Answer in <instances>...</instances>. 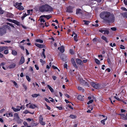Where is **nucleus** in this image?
<instances>
[{"label": "nucleus", "instance_id": "obj_1", "mask_svg": "<svg viewBox=\"0 0 127 127\" xmlns=\"http://www.w3.org/2000/svg\"><path fill=\"white\" fill-rule=\"evenodd\" d=\"M99 16L101 18L109 22H113L114 21V15L109 12H102L100 14Z\"/></svg>", "mask_w": 127, "mask_h": 127}, {"label": "nucleus", "instance_id": "obj_2", "mask_svg": "<svg viewBox=\"0 0 127 127\" xmlns=\"http://www.w3.org/2000/svg\"><path fill=\"white\" fill-rule=\"evenodd\" d=\"M40 11L41 12H51L53 10V8L47 4L43 5L39 8Z\"/></svg>", "mask_w": 127, "mask_h": 127}, {"label": "nucleus", "instance_id": "obj_3", "mask_svg": "<svg viewBox=\"0 0 127 127\" xmlns=\"http://www.w3.org/2000/svg\"><path fill=\"white\" fill-rule=\"evenodd\" d=\"M8 29L9 30H11L10 27L7 25H4L1 28H0V35H3V34L5 33L6 32V29Z\"/></svg>", "mask_w": 127, "mask_h": 127}, {"label": "nucleus", "instance_id": "obj_4", "mask_svg": "<svg viewBox=\"0 0 127 127\" xmlns=\"http://www.w3.org/2000/svg\"><path fill=\"white\" fill-rule=\"evenodd\" d=\"M22 4V3H16L14 5L16 8L19 10H21L24 9V7L21 5Z\"/></svg>", "mask_w": 127, "mask_h": 127}, {"label": "nucleus", "instance_id": "obj_5", "mask_svg": "<svg viewBox=\"0 0 127 127\" xmlns=\"http://www.w3.org/2000/svg\"><path fill=\"white\" fill-rule=\"evenodd\" d=\"M77 63L80 65L79 68L80 69H82V67L84 66L83 62L81 60L79 59H76V60Z\"/></svg>", "mask_w": 127, "mask_h": 127}, {"label": "nucleus", "instance_id": "obj_6", "mask_svg": "<svg viewBox=\"0 0 127 127\" xmlns=\"http://www.w3.org/2000/svg\"><path fill=\"white\" fill-rule=\"evenodd\" d=\"M85 12L83 11L80 9H77L76 10V14L79 15L80 17L84 16Z\"/></svg>", "mask_w": 127, "mask_h": 127}, {"label": "nucleus", "instance_id": "obj_7", "mask_svg": "<svg viewBox=\"0 0 127 127\" xmlns=\"http://www.w3.org/2000/svg\"><path fill=\"white\" fill-rule=\"evenodd\" d=\"M26 106L28 108L32 109H34L37 107L36 105L32 104L31 103H29V104H26Z\"/></svg>", "mask_w": 127, "mask_h": 127}, {"label": "nucleus", "instance_id": "obj_8", "mask_svg": "<svg viewBox=\"0 0 127 127\" xmlns=\"http://www.w3.org/2000/svg\"><path fill=\"white\" fill-rule=\"evenodd\" d=\"M77 77L78 78H77V80L80 81L81 83L85 84L86 85H88L87 83L86 82L85 80H84L83 79L82 77H80V75H78L77 76Z\"/></svg>", "mask_w": 127, "mask_h": 127}, {"label": "nucleus", "instance_id": "obj_9", "mask_svg": "<svg viewBox=\"0 0 127 127\" xmlns=\"http://www.w3.org/2000/svg\"><path fill=\"white\" fill-rule=\"evenodd\" d=\"M91 84L93 87L96 89L100 87V85L98 84H96L93 82H91Z\"/></svg>", "mask_w": 127, "mask_h": 127}, {"label": "nucleus", "instance_id": "obj_10", "mask_svg": "<svg viewBox=\"0 0 127 127\" xmlns=\"http://www.w3.org/2000/svg\"><path fill=\"white\" fill-rule=\"evenodd\" d=\"M43 118L41 116H40L39 117V120L40 123L42 125L44 126L45 125V123L43 122Z\"/></svg>", "mask_w": 127, "mask_h": 127}, {"label": "nucleus", "instance_id": "obj_11", "mask_svg": "<svg viewBox=\"0 0 127 127\" xmlns=\"http://www.w3.org/2000/svg\"><path fill=\"white\" fill-rule=\"evenodd\" d=\"M100 32L105 34H108L109 32L108 30L106 29L101 30H100Z\"/></svg>", "mask_w": 127, "mask_h": 127}, {"label": "nucleus", "instance_id": "obj_12", "mask_svg": "<svg viewBox=\"0 0 127 127\" xmlns=\"http://www.w3.org/2000/svg\"><path fill=\"white\" fill-rule=\"evenodd\" d=\"M73 7L70 6H68L67 9V11L69 13H72L73 12L72 9Z\"/></svg>", "mask_w": 127, "mask_h": 127}, {"label": "nucleus", "instance_id": "obj_13", "mask_svg": "<svg viewBox=\"0 0 127 127\" xmlns=\"http://www.w3.org/2000/svg\"><path fill=\"white\" fill-rule=\"evenodd\" d=\"M35 45L36 46L40 48H44L45 47V45L43 44H40L37 43H35Z\"/></svg>", "mask_w": 127, "mask_h": 127}, {"label": "nucleus", "instance_id": "obj_14", "mask_svg": "<svg viewBox=\"0 0 127 127\" xmlns=\"http://www.w3.org/2000/svg\"><path fill=\"white\" fill-rule=\"evenodd\" d=\"M121 116V118L123 120H127V118L126 117L125 115L123 114H119Z\"/></svg>", "mask_w": 127, "mask_h": 127}, {"label": "nucleus", "instance_id": "obj_15", "mask_svg": "<svg viewBox=\"0 0 127 127\" xmlns=\"http://www.w3.org/2000/svg\"><path fill=\"white\" fill-rule=\"evenodd\" d=\"M71 62L72 64H73V65L76 68H78V66L76 65L75 63L73 58H72L71 60Z\"/></svg>", "mask_w": 127, "mask_h": 127}, {"label": "nucleus", "instance_id": "obj_16", "mask_svg": "<svg viewBox=\"0 0 127 127\" xmlns=\"http://www.w3.org/2000/svg\"><path fill=\"white\" fill-rule=\"evenodd\" d=\"M58 49H59L60 51L62 53H63L64 51V48L63 46H62L60 48L59 47L58 48Z\"/></svg>", "mask_w": 127, "mask_h": 127}, {"label": "nucleus", "instance_id": "obj_17", "mask_svg": "<svg viewBox=\"0 0 127 127\" xmlns=\"http://www.w3.org/2000/svg\"><path fill=\"white\" fill-rule=\"evenodd\" d=\"M25 61V59L23 56L21 57L20 61L19 62V64H21L23 63Z\"/></svg>", "mask_w": 127, "mask_h": 127}, {"label": "nucleus", "instance_id": "obj_18", "mask_svg": "<svg viewBox=\"0 0 127 127\" xmlns=\"http://www.w3.org/2000/svg\"><path fill=\"white\" fill-rule=\"evenodd\" d=\"M11 108L15 112L19 111L20 110V109L19 108V107L18 108H15L14 107H12Z\"/></svg>", "mask_w": 127, "mask_h": 127}, {"label": "nucleus", "instance_id": "obj_19", "mask_svg": "<svg viewBox=\"0 0 127 127\" xmlns=\"http://www.w3.org/2000/svg\"><path fill=\"white\" fill-rule=\"evenodd\" d=\"M8 48V47L7 46L0 47V52H1L4 50L7 49Z\"/></svg>", "mask_w": 127, "mask_h": 127}, {"label": "nucleus", "instance_id": "obj_20", "mask_svg": "<svg viewBox=\"0 0 127 127\" xmlns=\"http://www.w3.org/2000/svg\"><path fill=\"white\" fill-rule=\"evenodd\" d=\"M19 118L18 114L17 113H15L14 115V119L16 120Z\"/></svg>", "mask_w": 127, "mask_h": 127}, {"label": "nucleus", "instance_id": "obj_21", "mask_svg": "<svg viewBox=\"0 0 127 127\" xmlns=\"http://www.w3.org/2000/svg\"><path fill=\"white\" fill-rule=\"evenodd\" d=\"M6 116L8 118L10 117H12L13 116V114L12 112H11L6 114Z\"/></svg>", "mask_w": 127, "mask_h": 127}, {"label": "nucleus", "instance_id": "obj_22", "mask_svg": "<svg viewBox=\"0 0 127 127\" xmlns=\"http://www.w3.org/2000/svg\"><path fill=\"white\" fill-rule=\"evenodd\" d=\"M7 16L8 17H10V18H13L14 16L13 14L9 13H7Z\"/></svg>", "mask_w": 127, "mask_h": 127}, {"label": "nucleus", "instance_id": "obj_23", "mask_svg": "<svg viewBox=\"0 0 127 127\" xmlns=\"http://www.w3.org/2000/svg\"><path fill=\"white\" fill-rule=\"evenodd\" d=\"M42 50L43 51L42 53V54H41V56L42 57L43 56L44 57V58H46V56L45 54V50L44 49H43Z\"/></svg>", "mask_w": 127, "mask_h": 127}, {"label": "nucleus", "instance_id": "obj_24", "mask_svg": "<svg viewBox=\"0 0 127 127\" xmlns=\"http://www.w3.org/2000/svg\"><path fill=\"white\" fill-rule=\"evenodd\" d=\"M16 66L15 64L13 63L11 64L9 66V68H14Z\"/></svg>", "mask_w": 127, "mask_h": 127}, {"label": "nucleus", "instance_id": "obj_25", "mask_svg": "<svg viewBox=\"0 0 127 127\" xmlns=\"http://www.w3.org/2000/svg\"><path fill=\"white\" fill-rule=\"evenodd\" d=\"M77 98L79 100L83 101V98L82 96L81 95H78Z\"/></svg>", "mask_w": 127, "mask_h": 127}, {"label": "nucleus", "instance_id": "obj_26", "mask_svg": "<svg viewBox=\"0 0 127 127\" xmlns=\"http://www.w3.org/2000/svg\"><path fill=\"white\" fill-rule=\"evenodd\" d=\"M47 87L51 92L53 93L54 92V91L53 89L50 86L48 85Z\"/></svg>", "mask_w": 127, "mask_h": 127}, {"label": "nucleus", "instance_id": "obj_27", "mask_svg": "<svg viewBox=\"0 0 127 127\" xmlns=\"http://www.w3.org/2000/svg\"><path fill=\"white\" fill-rule=\"evenodd\" d=\"M107 117H106V118L101 121V123L103 125H105V122L107 120Z\"/></svg>", "mask_w": 127, "mask_h": 127}, {"label": "nucleus", "instance_id": "obj_28", "mask_svg": "<svg viewBox=\"0 0 127 127\" xmlns=\"http://www.w3.org/2000/svg\"><path fill=\"white\" fill-rule=\"evenodd\" d=\"M16 120L17 122L19 124L21 123V122H22V120L19 117Z\"/></svg>", "mask_w": 127, "mask_h": 127}, {"label": "nucleus", "instance_id": "obj_29", "mask_svg": "<svg viewBox=\"0 0 127 127\" xmlns=\"http://www.w3.org/2000/svg\"><path fill=\"white\" fill-rule=\"evenodd\" d=\"M40 95L39 94H32V96L33 97H36L38 96H39Z\"/></svg>", "mask_w": 127, "mask_h": 127}, {"label": "nucleus", "instance_id": "obj_30", "mask_svg": "<svg viewBox=\"0 0 127 127\" xmlns=\"http://www.w3.org/2000/svg\"><path fill=\"white\" fill-rule=\"evenodd\" d=\"M74 40L75 41H77V35L74 32Z\"/></svg>", "mask_w": 127, "mask_h": 127}, {"label": "nucleus", "instance_id": "obj_31", "mask_svg": "<svg viewBox=\"0 0 127 127\" xmlns=\"http://www.w3.org/2000/svg\"><path fill=\"white\" fill-rule=\"evenodd\" d=\"M78 89L80 91H81L82 92H84V90L83 89V88L80 87L78 86Z\"/></svg>", "mask_w": 127, "mask_h": 127}, {"label": "nucleus", "instance_id": "obj_32", "mask_svg": "<svg viewBox=\"0 0 127 127\" xmlns=\"http://www.w3.org/2000/svg\"><path fill=\"white\" fill-rule=\"evenodd\" d=\"M12 55L14 56H16L17 55V53L15 50H12Z\"/></svg>", "mask_w": 127, "mask_h": 127}, {"label": "nucleus", "instance_id": "obj_33", "mask_svg": "<svg viewBox=\"0 0 127 127\" xmlns=\"http://www.w3.org/2000/svg\"><path fill=\"white\" fill-rule=\"evenodd\" d=\"M23 86L25 89V91L27 90V87L25 83H23L22 84Z\"/></svg>", "mask_w": 127, "mask_h": 127}, {"label": "nucleus", "instance_id": "obj_34", "mask_svg": "<svg viewBox=\"0 0 127 127\" xmlns=\"http://www.w3.org/2000/svg\"><path fill=\"white\" fill-rule=\"evenodd\" d=\"M101 38L103 40H104L106 42H108L106 37H105L104 36H102L101 37Z\"/></svg>", "mask_w": 127, "mask_h": 127}, {"label": "nucleus", "instance_id": "obj_35", "mask_svg": "<svg viewBox=\"0 0 127 127\" xmlns=\"http://www.w3.org/2000/svg\"><path fill=\"white\" fill-rule=\"evenodd\" d=\"M36 41L37 42H39L41 43H43V41L42 40L40 39H37L36 40Z\"/></svg>", "mask_w": 127, "mask_h": 127}, {"label": "nucleus", "instance_id": "obj_36", "mask_svg": "<svg viewBox=\"0 0 127 127\" xmlns=\"http://www.w3.org/2000/svg\"><path fill=\"white\" fill-rule=\"evenodd\" d=\"M95 62L98 64H100V61L97 59H95Z\"/></svg>", "mask_w": 127, "mask_h": 127}, {"label": "nucleus", "instance_id": "obj_37", "mask_svg": "<svg viewBox=\"0 0 127 127\" xmlns=\"http://www.w3.org/2000/svg\"><path fill=\"white\" fill-rule=\"evenodd\" d=\"M12 82L15 87L17 88H18V86L17 83L15 81H12Z\"/></svg>", "mask_w": 127, "mask_h": 127}, {"label": "nucleus", "instance_id": "obj_38", "mask_svg": "<svg viewBox=\"0 0 127 127\" xmlns=\"http://www.w3.org/2000/svg\"><path fill=\"white\" fill-rule=\"evenodd\" d=\"M83 21L84 22L85 24L86 25H88L90 23V22L88 21L84 20Z\"/></svg>", "mask_w": 127, "mask_h": 127}, {"label": "nucleus", "instance_id": "obj_39", "mask_svg": "<svg viewBox=\"0 0 127 127\" xmlns=\"http://www.w3.org/2000/svg\"><path fill=\"white\" fill-rule=\"evenodd\" d=\"M69 117L72 119H74L75 118L76 116L75 115H71Z\"/></svg>", "mask_w": 127, "mask_h": 127}, {"label": "nucleus", "instance_id": "obj_40", "mask_svg": "<svg viewBox=\"0 0 127 127\" xmlns=\"http://www.w3.org/2000/svg\"><path fill=\"white\" fill-rule=\"evenodd\" d=\"M28 15L27 14H26L25 13L24 14L23 16L21 17V19L22 20H23L24 18L27 15Z\"/></svg>", "mask_w": 127, "mask_h": 127}, {"label": "nucleus", "instance_id": "obj_41", "mask_svg": "<svg viewBox=\"0 0 127 127\" xmlns=\"http://www.w3.org/2000/svg\"><path fill=\"white\" fill-rule=\"evenodd\" d=\"M69 52L72 55H73L74 53V51L72 49H71L70 50Z\"/></svg>", "mask_w": 127, "mask_h": 127}, {"label": "nucleus", "instance_id": "obj_42", "mask_svg": "<svg viewBox=\"0 0 127 127\" xmlns=\"http://www.w3.org/2000/svg\"><path fill=\"white\" fill-rule=\"evenodd\" d=\"M93 99H91L88 101V102L87 103V104H89L90 103H92L93 102Z\"/></svg>", "mask_w": 127, "mask_h": 127}, {"label": "nucleus", "instance_id": "obj_43", "mask_svg": "<svg viewBox=\"0 0 127 127\" xmlns=\"http://www.w3.org/2000/svg\"><path fill=\"white\" fill-rule=\"evenodd\" d=\"M51 17V16L50 15H46L45 18H47V19H49Z\"/></svg>", "mask_w": 127, "mask_h": 127}, {"label": "nucleus", "instance_id": "obj_44", "mask_svg": "<svg viewBox=\"0 0 127 127\" xmlns=\"http://www.w3.org/2000/svg\"><path fill=\"white\" fill-rule=\"evenodd\" d=\"M26 78L27 80L29 82H30V81L31 79H30V78H29V77L28 76H26Z\"/></svg>", "mask_w": 127, "mask_h": 127}, {"label": "nucleus", "instance_id": "obj_45", "mask_svg": "<svg viewBox=\"0 0 127 127\" xmlns=\"http://www.w3.org/2000/svg\"><path fill=\"white\" fill-rule=\"evenodd\" d=\"M23 113L24 114H27L28 113H30V112L28 110H26L23 112Z\"/></svg>", "mask_w": 127, "mask_h": 127}, {"label": "nucleus", "instance_id": "obj_46", "mask_svg": "<svg viewBox=\"0 0 127 127\" xmlns=\"http://www.w3.org/2000/svg\"><path fill=\"white\" fill-rule=\"evenodd\" d=\"M123 15L124 16L127 18V12H125L123 13Z\"/></svg>", "mask_w": 127, "mask_h": 127}, {"label": "nucleus", "instance_id": "obj_47", "mask_svg": "<svg viewBox=\"0 0 127 127\" xmlns=\"http://www.w3.org/2000/svg\"><path fill=\"white\" fill-rule=\"evenodd\" d=\"M110 45L112 47L115 46H116V44L115 43H114L113 44L112 43H111L110 44Z\"/></svg>", "mask_w": 127, "mask_h": 127}, {"label": "nucleus", "instance_id": "obj_48", "mask_svg": "<svg viewBox=\"0 0 127 127\" xmlns=\"http://www.w3.org/2000/svg\"><path fill=\"white\" fill-rule=\"evenodd\" d=\"M4 53L5 54H7L8 53V51L7 50H6L4 51Z\"/></svg>", "mask_w": 127, "mask_h": 127}, {"label": "nucleus", "instance_id": "obj_49", "mask_svg": "<svg viewBox=\"0 0 127 127\" xmlns=\"http://www.w3.org/2000/svg\"><path fill=\"white\" fill-rule=\"evenodd\" d=\"M4 11L2 10L1 8H0V14H2L4 13Z\"/></svg>", "mask_w": 127, "mask_h": 127}, {"label": "nucleus", "instance_id": "obj_50", "mask_svg": "<svg viewBox=\"0 0 127 127\" xmlns=\"http://www.w3.org/2000/svg\"><path fill=\"white\" fill-rule=\"evenodd\" d=\"M6 24L7 25H9L10 26L13 27H14V26L12 24H11L10 23H7Z\"/></svg>", "mask_w": 127, "mask_h": 127}, {"label": "nucleus", "instance_id": "obj_51", "mask_svg": "<svg viewBox=\"0 0 127 127\" xmlns=\"http://www.w3.org/2000/svg\"><path fill=\"white\" fill-rule=\"evenodd\" d=\"M35 67L36 68V69L37 70H38L39 69V68L38 65L36 64L35 65Z\"/></svg>", "mask_w": 127, "mask_h": 127}, {"label": "nucleus", "instance_id": "obj_52", "mask_svg": "<svg viewBox=\"0 0 127 127\" xmlns=\"http://www.w3.org/2000/svg\"><path fill=\"white\" fill-rule=\"evenodd\" d=\"M111 29L113 31H115L116 30V28L115 27H112L111 28Z\"/></svg>", "mask_w": 127, "mask_h": 127}, {"label": "nucleus", "instance_id": "obj_53", "mask_svg": "<svg viewBox=\"0 0 127 127\" xmlns=\"http://www.w3.org/2000/svg\"><path fill=\"white\" fill-rule=\"evenodd\" d=\"M41 18L40 21L41 22H45V20L42 18Z\"/></svg>", "mask_w": 127, "mask_h": 127}, {"label": "nucleus", "instance_id": "obj_54", "mask_svg": "<svg viewBox=\"0 0 127 127\" xmlns=\"http://www.w3.org/2000/svg\"><path fill=\"white\" fill-rule=\"evenodd\" d=\"M56 107L58 109L60 110H62V107L56 106Z\"/></svg>", "mask_w": 127, "mask_h": 127}, {"label": "nucleus", "instance_id": "obj_55", "mask_svg": "<svg viewBox=\"0 0 127 127\" xmlns=\"http://www.w3.org/2000/svg\"><path fill=\"white\" fill-rule=\"evenodd\" d=\"M32 119H31L30 118H27L26 119V120L28 122H30L32 120Z\"/></svg>", "mask_w": 127, "mask_h": 127}, {"label": "nucleus", "instance_id": "obj_56", "mask_svg": "<svg viewBox=\"0 0 127 127\" xmlns=\"http://www.w3.org/2000/svg\"><path fill=\"white\" fill-rule=\"evenodd\" d=\"M23 124L25 126H28L27 123L26 122H23Z\"/></svg>", "mask_w": 127, "mask_h": 127}, {"label": "nucleus", "instance_id": "obj_57", "mask_svg": "<svg viewBox=\"0 0 127 127\" xmlns=\"http://www.w3.org/2000/svg\"><path fill=\"white\" fill-rule=\"evenodd\" d=\"M120 48L121 49H125V47L124 46L122 45H121Z\"/></svg>", "mask_w": 127, "mask_h": 127}, {"label": "nucleus", "instance_id": "obj_58", "mask_svg": "<svg viewBox=\"0 0 127 127\" xmlns=\"http://www.w3.org/2000/svg\"><path fill=\"white\" fill-rule=\"evenodd\" d=\"M124 11H127V9L125 8L122 7L121 8Z\"/></svg>", "mask_w": 127, "mask_h": 127}, {"label": "nucleus", "instance_id": "obj_59", "mask_svg": "<svg viewBox=\"0 0 127 127\" xmlns=\"http://www.w3.org/2000/svg\"><path fill=\"white\" fill-rule=\"evenodd\" d=\"M17 22H18V21H17L15 20H13V21H12V22L15 23L16 24L17 23Z\"/></svg>", "mask_w": 127, "mask_h": 127}, {"label": "nucleus", "instance_id": "obj_60", "mask_svg": "<svg viewBox=\"0 0 127 127\" xmlns=\"http://www.w3.org/2000/svg\"><path fill=\"white\" fill-rule=\"evenodd\" d=\"M45 105L46 106V107L49 110H50V109H51L50 108L49 106H48L46 104Z\"/></svg>", "mask_w": 127, "mask_h": 127}, {"label": "nucleus", "instance_id": "obj_61", "mask_svg": "<svg viewBox=\"0 0 127 127\" xmlns=\"http://www.w3.org/2000/svg\"><path fill=\"white\" fill-rule=\"evenodd\" d=\"M52 67V68L54 69H58L57 67L53 65Z\"/></svg>", "mask_w": 127, "mask_h": 127}, {"label": "nucleus", "instance_id": "obj_62", "mask_svg": "<svg viewBox=\"0 0 127 127\" xmlns=\"http://www.w3.org/2000/svg\"><path fill=\"white\" fill-rule=\"evenodd\" d=\"M45 100L47 102H48L49 103L50 102L49 100L47 98H45Z\"/></svg>", "mask_w": 127, "mask_h": 127}, {"label": "nucleus", "instance_id": "obj_63", "mask_svg": "<svg viewBox=\"0 0 127 127\" xmlns=\"http://www.w3.org/2000/svg\"><path fill=\"white\" fill-rule=\"evenodd\" d=\"M4 111V109H1L0 111V113H3V112Z\"/></svg>", "mask_w": 127, "mask_h": 127}, {"label": "nucleus", "instance_id": "obj_64", "mask_svg": "<svg viewBox=\"0 0 127 127\" xmlns=\"http://www.w3.org/2000/svg\"><path fill=\"white\" fill-rule=\"evenodd\" d=\"M124 2L125 4H127V0H124Z\"/></svg>", "mask_w": 127, "mask_h": 127}]
</instances>
